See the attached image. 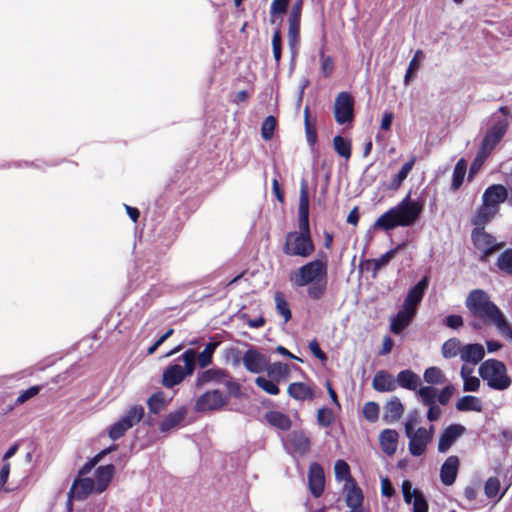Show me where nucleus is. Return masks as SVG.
<instances>
[{
	"instance_id": "46",
	"label": "nucleus",
	"mask_w": 512,
	"mask_h": 512,
	"mask_svg": "<svg viewBox=\"0 0 512 512\" xmlns=\"http://www.w3.org/2000/svg\"><path fill=\"white\" fill-rule=\"evenodd\" d=\"M363 492L360 487L353 485L346 495V504L351 509L361 508L363 504Z\"/></svg>"
},
{
	"instance_id": "4",
	"label": "nucleus",
	"mask_w": 512,
	"mask_h": 512,
	"mask_svg": "<svg viewBox=\"0 0 512 512\" xmlns=\"http://www.w3.org/2000/svg\"><path fill=\"white\" fill-rule=\"evenodd\" d=\"M179 360L184 362V367L179 364H169L162 373L161 384L168 389L182 383L187 376H191L196 368V351L194 349L186 350Z\"/></svg>"
},
{
	"instance_id": "63",
	"label": "nucleus",
	"mask_w": 512,
	"mask_h": 512,
	"mask_svg": "<svg viewBox=\"0 0 512 512\" xmlns=\"http://www.w3.org/2000/svg\"><path fill=\"white\" fill-rule=\"evenodd\" d=\"M454 393V387L452 385L445 386L437 396V400L440 404L446 405L449 403L452 395Z\"/></svg>"
},
{
	"instance_id": "14",
	"label": "nucleus",
	"mask_w": 512,
	"mask_h": 512,
	"mask_svg": "<svg viewBox=\"0 0 512 512\" xmlns=\"http://www.w3.org/2000/svg\"><path fill=\"white\" fill-rule=\"evenodd\" d=\"M242 362L247 371L259 374L266 370L268 358L258 349L249 348L244 352Z\"/></svg>"
},
{
	"instance_id": "61",
	"label": "nucleus",
	"mask_w": 512,
	"mask_h": 512,
	"mask_svg": "<svg viewBox=\"0 0 512 512\" xmlns=\"http://www.w3.org/2000/svg\"><path fill=\"white\" fill-rule=\"evenodd\" d=\"M41 390V387L31 386L25 391L21 392L20 395L15 400V405L19 406L30 400L31 398L35 397Z\"/></svg>"
},
{
	"instance_id": "51",
	"label": "nucleus",
	"mask_w": 512,
	"mask_h": 512,
	"mask_svg": "<svg viewBox=\"0 0 512 512\" xmlns=\"http://www.w3.org/2000/svg\"><path fill=\"white\" fill-rule=\"evenodd\" d=\"M423 377L425 382L432 385L441 384L444 383L445 381V377L442 370L435 366L427 368L424 372Z\"/></svg>"
},
{
	"instance_id": "34",
	"label": "nucleus",
	"mask_w": 512,
	"mask_h": 512,
	"mask_svg": "<svg viewBox=\"0 0 512 512\" xmlns=\"http://www.w3.org/2000/svg\"><path fill=\"white\" fill-rule=\"evenodd\" d=\"M144 407L142 405L131 406L125 414L120 418L123 424L129 429L137 425L144 417Z\"/></svg>"
},
{
	"instance_id": "64",
	"label": "nucleus",
	"mask_w": 512,
	"mask_h": 512,
	"mask_svg": "<svg viewBox=\"0 0 512 512\" xmlns=\"http://www.w3.org/2000/svg\"><path fill=\"white\" fill-rule=\"evenodd\" d=\"M311 353L319 360L321 361H326L327 360V355L325 354V352L321 349L319 343L317 342L316 339L312 340L309 342V345H308Z\"/></svg>"
},
{
	"instance_id": "16",
	"label": "nucleus",
	"mask_w": 512,
	"mask_h": 512,
	"mask_svg": "<svg viewBox=\"0 0 512 512\" xmlns=\"http://www.w3.org/2000/svg\"><path fill=\"white\" fill-rule=\"evenodd\" d=\"M465 432L466 428L461 424L449 425L439 436L438 452L446 453Z\"/></svg>"
},
{
	"instance_id": "50",
	"label": "nucleus",
	"mask_w": 512,
	"mask_h": 512,
	"mask_svg": "<svg viewBox=\"0 0 512 512\" xmlns=\"http://www.w3.org/2000/svg\"><path fill=\"white\" fill-rule=\"evenodd\" d=\"M290 0H273L270 5V23H275V18L286 13Z\"/></svg>"
},
{
	"instance_id": "6",
	"label": "nucleus",
	"mask_w": 512,
	"mask_h": 512,
	"mask_svg": "<svg viewBox=\"0 0 512 512\" xmlns=\"http://www.w3.org/2000/svg\"><path fill=\"white\" fill-rule=\"evenodd\" d=\"M315 251V245L312 236H308L296 231H290L285 235V241L282 246V252L288 257L308 258Z\"/></svg>"
},
{
	"instance_id": "24",
	"label": "nucleus",
	"mask_w": 512,
	"mask_h": 512,
	"mask_svg": "<svg viewBox=\"0 0 512 512\" xmlns=\"http://www.w3.org/2000/svg\"><path fill=\"white\" fill-rule=\"evenodd\" d=\"M115 466L113 464H108L104 466H99L95 473V486L96 492L102 493L109 486L110 482L113 479L115 474Z\"/></svg>"
},
{
	"instance_id": "47",
	"label": "nucleus",
	"mask_w": 512,
	"mask_h": 512,
	"mask_svg": "<svg viewBox=\"0 0 512 512\" xmlns=\"http://www.w3.org/2000/svg\"><path fill=\"white\" fill-rule=\"evenodd\" d=\"M278 383L279 382H276L274 379H267L263 376H259L255 379L256 386L269 395H278L280 393Z\"/></svg>"
},
{
	"instance_id": "15",
	"label": "nucleus",
	"mask_w": 512,
	"mask_h": 512,
	"mask_svg": "<svg viewBox=\"0 0 512 512\" xmlns=\"http://www.w3.org/2000/svg\"><path fill=\"white\" fill-rule=\"evenodd\" d=\"M308 485L313 497L319 498L322 495L325 488V474L323 467L317 462L309 466Z\"/></svg>"
},
{
	"instance_id": "60",
	"label": "nucleus",
	"mask_w": 512,
	"mask_h": 512,
	"mask_svg": "<svg viewBox=\"0 0 512 512\" xmlns=\"http://www.w3.org/2000/svg\"><path fill=\"white\" fill-rule=\"evenodd\" d=\"M489 156L482 154L480 151H477L476 157L474 158L473 162L470 165L468 179L471 180L474 175H476L479 170L484 165L485 161L487 160Z\"/></svg>"
},
{
	"instance_id": "55",
	"label": "nucleus",
	"mask_w": 512,
	"mask_h": 512,
	"mask_svg": "<svg viewBox=\"0 0 512 512\" xmlns=\"http://www.w3.org/2000/svg\"><path fill=\"white\" fill-rule=\"evenodd\" d=\"M335 478L337 480L351 479V472L348 463L344 460H337L334 466Z\"/></svg>"
},
{
	"instance_id": "42",
	"label": "nucleus",
	"mask_w": 512,
	"mask_h": 512,
	"mask_svg": "<svg viewBox=\"0 0 512 512\" xmlns=\"http://www.w3.org/2000/svg\"><path fill=\"white\" fill-rule=\"evenodd\" d=\"M462 347L461 341L458 338H450L442 345V356L446 359L454 358L457 355L461 356Z\"/></svg>"
},
{
	"instance_id": "44",
	"label": "nucleus",
	"mask_w": 512,
	"mask_h": 512,
	"mask_svg": "<svg viewBox=\"0 0 512 512\" xmlns=\"http://www.w3.org/2000/svg\"><path fill=\"white\" fill-rule=\"evenodd\" d=\"M320 71L324 78H330L335 69V61L331 55H326L324 47L319 51Z\"/></svg>"
},
{
	"instance_id": "59",
	"label": "nucleus",
	"mask_w": 512,
	"mask_h": 512,
	"mask_svg": "<svg viewBox=\"0 0 512 512\" xmlns=\"http://www.w3.org/2000/svg\"><path fill=\"white\" fill-rule=\"evenodd\" d=\"M500 490V481L497 477H489L484 485L485 495L488 498H494Z\"/></svg>"
},
{
	"instance_id": "9",
	"label": "nucleus",
	"mask_w": 512,
	"mask_h": 512,
	"mask_svg": "<svg viewBox=\"0 0 512 512\" xmlns=\"http://www.w3.org/2000/svg\"><path fill=\"white\" fill-rule=\"evenodd\" d=\"M228 403V397L218 389L209 390L200 395L195 402L196 412H210L220 410Z\"/></svg>"
},
{
	"instance_id": "28",
	"label": "nucleus",
	"mask_w": 512,
	"mask_h": 512,
	"mask_svg": "<svg viewBox=\"0 0 512 512\" xmlns=\"http://www.w3.org/2000/svg\"><path fill=\"white\" fill-rule=\"evenodd\" d=\"M498 211L484 205L478 207L474 215L471 217L470 222L473 225V228H483L485 229L486 225L489 224L494 217L497 215Z\"/></svg>"
},
{
	"instance_id": "25",
	"label": "nucleus",
	"mask_w": 512,
	"mask_h": 512,
	"mask_svg": "<svg viewBox=\"0 0 512 512\" xmlns=\"http://www.w3.org/2000/svg\"><path fill=\"white\" fill-rule=\"evenodd\" d=\"M288 395L297 401H311L315 398L314 390L304 382H293L288 385Z\"/></svg>"
},
{
	"instance_id": "57",
	"label": "nucleus",
	"mask_w": 512,
	"mask_h": 512,
	"mask_svg": "<svg viewBox=\"0 0 512 512\" xmlns=\"http://www.w3.org/2000/svg\"><path fill=\"white\" fill-rule=\"evenodd\" d=\"M292 444L295 450L301 454H305L310 450V440L303 434H298L293 437Z\"/></svg>"
},
{
	"instance_id": "45",
	"label": "nucleus",
	"mask_w": 512,
	"mask_h": 512,
	"mask_svg": "<svg viewBox=\"0 0 512 512\" xmlns=\"http://www.w3.org/2000/svg\"><path fill=\"white\" fill-rule=\"evenodd\" d=\"M496 266L502 273L512 276V248H507L500 253Z\"/></svg>"
},
{
	"instance_id": "35",
	"label": "nucleus",
	"mask_w": 512,
	"mask_h": 512,
	"mask_svg": "<svg viewBox=\"0 0 512 512\" xmlns=\"http://www.w3.org/2000/svg\"><path fill=\"white\" fill-rule=\"evenodd\" d=\"M395 381L402 388L408 390H416L420 379L415 372L407 369L399 372V374L397 375V379Z\"/></svg>"
},
{
	"instance_id": "20",
	"label": "nucleus",
	"mask_w": 512,
	"mask_h": 512,
	"mask_svg": "<svg viewBox=\"0 0 512 512\" xmlns=\"http://www.w3.org/2000/svg\"><path fill=\"white\" fill-rule=\"evenodd\" d=\"M460 467V460L458 456H449L441 466L440 480L445 486H451L458 475Z\"/></svg>"
},
{
	"instance_id": "32",
	"label": "nucleus",
	"mask_w": 512,
	"mask_h": 512,
	"mask_svg": "<svg viewBox=\"0 0 512 512\" xmlns=\"http://www.w3.org/2000/svg\"><path fill=\"white\" fill-rule=\"evenodd\" d=\"M414 316V313L401 308L391 321V332L394 334H400L411 323Z\"/></svg>"
},
{
	"instance_id": "39",
	"label": "nucleus",
	"mask_w": 512,
	"mask_h": 512,
	"mask_svg": "<svg viewBox=\"0 0 512 512\" xmlns=\"http://www.w3.org/2000/svg\"><path fill=\"white\" fill-rule=\"evenodd\" d=\"M466 171L467 162L464 158H460L454 167L452 175L451 189L453 191L458 190L462 186Z\"/></svg>"
},
{
	"instance_id": "21",
	"label": "nucleus",
	"mask_w": 512,
	"mask_h": 512,
	"mask_svg": "<svg viewBox=\"0 0 512 512\" xmlns=\"http://www.w3.org/2000/svg\"><path fill=\"white\" fill-rule=\"evenodd\" d=\"M94 489L96 490V486L92 478H79L73 482L68 495L69 498L75 497L77 500H84Z\"/></svg>"
},
{
	"instance_id": "23",
	"label": "nucleus",
	"mask_w": 512,
	"mask_h": 512,
	"mask_svg": "<svg viewBox=\"0 0 512 512\" xmlns=\"http://www.w3.org/2000/svg\"><path fill=\"white\" fill-rule=\"evenodd\" d=\"M405 411L401 400L393 396L385 405L383 413V421L386 423H394L398 421Z\"/></svg>"
},
{
	"instance_id": "53",
	"label": "nucleus",
	"mask_w": 512,
	"mask_h": 512,
	"mask_svg": "<svg viewBox=\"0 0 512 512\" xmlns=\"http://www.w3.org/2000/svg\"><path fill=\"white\" fill-rule=\"evenodd\" d=\"M276 125L277 120L274 116L265 118L261 126V135L264 140L269 141L273 138Z\"/></svg>"
},
{
	"instance_id": "41",
	"label": "nucleus",
	"mask_w": 512,
	"mask_h": 512,
	"mask_svg": "<svg viewBox=\"0 0 512 512\" xmlns=\"http://www.w3.org/2000/svg\"><path fill=\"white\" fill-rule=\"evenodd\" d=\"M456 409L458 411H476L482 410V404L479 398L472 395L463 396L456 403Z\"/></svg>"
},
{
	"instance_id": "37",
	"label": "nucleus",
	"mask_w": 512,
	"mask_h": 512,
	"mask_svg": "<svg viewBox=\"0 0 512 512\" xmlns=\"http://www.w3.org/2000/svg\"><path fill=\"white\" fill-rule=\"evenodd\" d=\"M146 403L150 413L159 414L168 405L169 400L166 399L165 393L159 390L153 393Z\"/></svg>"
},
{
	"instance_id": "58",
	"label": "nucleus",
	"mask_w": 512,
	"mask_h": 512,
	"mask_svg": "<svg viewBox=\"0 0 512 512\" xmlns=\"http://www.w3.org/2000/svg\"><path fill=\"white\" fill-rule=\"evenodd\" d=\"M128 430L129 428L119 419L109 428L108 436L111 440L116 441L123 437Z\"/></svg>"
},
{
	"instance_id": "17",
	"label": "nucleus",
	"mask_w": 512,
	"mask_h": 512,
	"mask_svg": "<svg viewBox=\"0 0 512 512\" xmlns=\"http://www.w3.org/2000/svg\"><path fill=\"white\" fill-rule=\"evenodd\" d=\"M229 377V371L220 367H213L198 372L195 387L201 388L209 383L223 384L225 379Z\"/></svg>"
},
{
	"instance_id": "43",
	"label": "nucleus",
	"mask_w": 512,
	"mask_h": 512,
	"mask_svg": "<svg viewBox=\"0 0 512 512\" xmlns=\"http://www.w3.org/2000/svg\"><path fill=\"white\" fill-rule=\"evenodd\" d=\"M274 300L276 304L277 312L283 317L284 322H288L292 318V313L288 301L285 295L281 291H277L274 294Z\"/></svg>"
},
{
	"instance_id": "33",
	"label": "nucleus",
	"mask_w": 512,
	"mask_h": 512,
	"mask_svg": "<svg viewBox=\"0 0 512 512\" xmlns=\"http://www.w3.org/2000/svg\"><path fill=\"white\" fill-rule=\"evenodd\" d=\"M316 123V118L311 117L310 109L308 106H306L304 109V129L306 140L311 147H314L318 140Z\"/></svg>"
},
{
	"instance_id": "30",
	"label": "nucleus",
	"mask_w": 512,
	"mask_h": 512,
	"mask_svg": "<svg viewBox=\"0 0 512 512\" xmlns=\"http://www.w3.org/2000/svg\"><path fill=\"white\" fill-rule=\"evenodd\" d=\"M265 420L273 427L282 430L288 431L292 426V421L290 417L280 411H268L265 414Z\"/></svg>"
},
{
	"instance_id": "26",
	"label": "nucleus",
	"mask_w": 512,
	"mask_h": 512,
	"mask_svg": "<svg viewBox=\"0 0 512 512\" xmlns=\"http://www.w3.org/2000/svg\"><path fill=\"white\" fill-rule=\"evenodd\" d=\"M398 439L399 434L394 429H384L381 431L379 435V443L382 451L388 456L394 455L397 450Z\"/></svg>"
},
{
	"instance_id": "62",
	"label": "nucleus",
	"mask_w": 512,
	"mask_h": 512,
	"mask_svg": "<svg viewBox=\"0 0 512 512\" xmlns=\"http://www.w3.org/2000/svg\"><path fill=\"white\" fill-rule=\"evenodd\" d=\"M415 500L413 505V512H428V503L421 493L417 490L413 491Z\"/></svg>"
},
{
	"instance_id": "56",
	"label": "nucleus",
	"mask_w": 512,
	"mask_h": 512,
	"mask_svg": "<svg viewBox=\"0 0 512 512\" xmlns=\"http://www.w3.org/2000/svg\"><path fill=\"white\" fill-rule=\"evenodd\" d=\"M363 415L369 422H376L379 418V405L370 401L363 406Z\"/></svg>"
},
{
	"instance_id": "48",
	"label": "nucleus",
	"mask_w": 512,
	"mask_h": 512,
	"mask_svg": "<svg viewBox=\"0 0 512 512\" xmlns=\"http://www.w3.org/2000/svg\"><path fill=\"white\" fill-rule=\"evenodd\" d=\"M472 369L463 365L461 368V376L464 380L463 390L464 391H477L480 387V380L477 377L469 376Z\"/></svg>"
},
{
	"instance_id": "1",
	"label": "nucleus",
	"mask_w": 512,
	"mask_h": 512,
	"mask_svg": "<svg viewBox=\"0 0 512 512\" xmlns=\"http://www.w3.org/2000/svg\"><path fill=\"white\" fill-rule=\"evenodd\" d=\"M465 307L471 318L469 326L473 330L480 331L485 326H494L503 337L512 341V325L486 291L471 290L465 299Z\"/></svg>"
},
{
	"instance_id": "27",
	"label": "nucleus",
	"mask_w": 512,
	"mask_h": 512,
	"mask_svg": "<svg viewBox=\"0 0 512 512\" xmlns=\"http://www.w3.org/2000/svg\"><path fill=\"white\" fill-rule=\"evenodd\" d=\"M372 387L378 392H391L397 388V383L391 374L385 370H380L374 375Z\"/></svg>"
},
{
	"instance_id": "8",
	"label": "nucleus",
	"mask_w": 512,
	"mask_h": 512,
	"mask_svg": "<svg viewBox=\"0 0 512 512\" xmlns=\"http://www.w3.org/2000/svg\"><path fill=\"white\" fill-rule=\"evenodd\" d=\"M304 0H295L288 15V45L293 55H296L300 46V26Z\"/></svg>"
},
{
	"instance_id": "5",
	"label": "nucleus",
	"mask_w": 512,
	"mask_h": 512,
	"mask_svg": "<svg viewBox=\"0 0 512 512\" xmlns=\"http://www.w3.org/2000/svg\"><path fill=\"white\" fill-rule=\"evenodd\" d=\"M479 375L490 388L495 390H505L511 385L507 368L500 360L488 359L484 361L479 367Z\"/></svg>"
},
{
	"instance_id": "49",
	"label": "nucleus",
	"mask_w": 512,
	"mask_h": 512,
	"mask_svg": "<svg viewBox=\"0 0 512 512\" xmlns=\"http://www.w3.org/2000/svg\"><path fill=\"white\" fill-rule=\"evenodd\" d=\"M272 52L276 65L280 64L282 58V33L280 28H276L272 35Z\"/></svg>"
},
{
	"instance_id": "11",
	"label": "nucleus",
	"mask_w": 512,
	"mask_h": 512,
	"mask_svg": "<svg viewBox=\"0 0 512 512\" xmlns=\"http://www.w3.org/2000/svg\"><path fill=\"white\" fill-rule=\"evenodd\" d=\"M309 190L306 180L300 183L299 205H298V231L308 236L311 235L310 222H309Z\"/></svg>"
},
{
	"instance_id": "12",
	"label": "nucleus",
	"mask_w": 512,
	"mask_h": 512,
	"mask_svg": "<svg viewBox=\"0 0 512 512\" xmlns=\"http://www.w3.org/2000/svg\"><path fill=\"white\" fill-rule=\"evenodd\" d=\"M508 129V122L502 119L495 123L485 134L478 151L482 154L490 156L492 151L502 140Z\"/></svg>"
},
{
	"instance_id": "22",
	"label": "nucleus",
	"mask_w": 512,
	"mask_h": 512,
	"mask_svg": "<svg viewBox=\"0 0 512 512\" xmlns=\"http://www.w3.org/2000/svg\"><path fill=\"white\" fill-rule=\"evenodd\" d=\"M186 415L187 409L184 406L180 407L174 412L168 413L159 423L160 432L167 433L170 430L180 426L185 420Z\"/></svg>"
},
{
	"instance_id": "29",
	"label": "nucleus",
	"mask_w": 512,
	"mask_h": 512,
	"mask_svg": "<svg viewBox=\"0 0 512 512\" xmlns=\"http://www.w3.org/2000/svg\"><path fill=\"white\" fill-rule=\"evenodd\" d=\"M485 356L484 347L479 343L467 344L462 347L461 360L467 363L477 364Z\"/></svg>"
},
{
	"instance_id": "19",
	"label": "nucleus",
	"mask_w": 512,
	"mask_h": 512,
	"mask_svg": "<svg viewBox=\"0 0 512 512\" xmlns=\"http://www.w3.org/2000/svg\"><path fill=\"white\" fill-rule=\"evenodd\" d=\"M507 189L501 184H494L486 188L482 195V203L499 212V204L506 201Z\"/></svg>"
},
{
	"instance_id": "40",
	"label": "nucleus",
	"mask_w": 512,
	"mask_h": 512,
	"mask_svg": "<svg viewBox=\"0 0 512 512\" xmlns=\"http://www.w3.org/2000/svg\"><path fill=\"white\" fill-rule=\"evenodd\" d=\"M333 148L335 152L340 156L345 158L346 160L351 158L352 155V143L351 140L342 137L341 135H336L333 138Z\"/></svg>"
},
{
	"instance_id": "18",
	"label": "nucleus",
	"mask_w": 512,
	"mask_h": 512,
	"mask_svg": "<svg viewBox=\"0 0 512 512\" xmlns=\"http://www.w3.org/2000/svg\"><path fill=\"white\" fill-rule=\"evenodd\" d=\"M428 287L427 277L422 278L416 285H414L407 293L402 308L416 314L417 306L423 299L425 290Z\"/></svg>"
},
{
	"instance_id": "13",
	"label": "nucleus",
	"mask_w": 512,
	"mask_h": 512,
	"mask_svg": "<svg viewBox=\"0 0 512 512\" xmlns=\"http://www.w3.org/2000/svg\"><path fill=\"white\" fill-rule=\"evenodd\" d=\"M434 434V426L430 429L424 427L418 428L416 431L410 432L408 449L412 456L419 457L426 452L427 445L432 441Z\"/></svg>"
},
{
	"instance_id": "36",
	"label": "nucleus",
	"mask_w": 512,
	"mask_h": 512,
	"mask_svg": "<svg viewBox=\"0 0 512 512\" xmlns=\"http://www.w3.org/2000/svg\"><path fill=\"white\" fill-rule=\"evenodd\" d=\"M265 371L267 372L268 376L274 379L276 382L286 380L290 375L288 364L282 362H274L272 364L268 362Z\"/></svg>"
},
{
	"instance_id": "2",
	"label": "nucleus",
	"mask_w": 512,
	"mask_h": 512,
	"mask_svg": "<svg viewBox=\"0 0 512 512\" xmlns=\"http://www.w3.org/2000/svg\"><path fill=\"white\" fill-rule=\"evenodd\" d=\"M321 259H314L290 274V282L296 287H307V296L314 301L324 297L328 285V261L324 252Z\"/></svg>"
},
{
	"instance_id": "52",
	"label": "nucleus",
	"mask_w": 512,
	"mask_h": 512,
	"mask_svg": "<svg viewBox=\"0 0 512 512\" xmlns=\"http://www.w3.org/2000/svg\"><path fill=\"white\" fill-rule=\"evenodd\" d=\"M335 421L334 413L327 407H322L317 411V423L321 427H329Z\"/></svg>"
},
{
	"instance_id": "31",
	"label": "nucleus",
	"mask_w": 512,
	"mask_h": 512,
	"mask_svg": "<svg viewBox=\"0 0 512 512\" xmlns=\"http://www.w3.org/2000/svg\"><path fill=\"white\" fill-rule=\"evenodd\" d=\"M401 245L396 246L395 248L390 249L385 254L381 255L377 259H369L366 261L367 269H371L373 275L375 276L379 270L389 264V262L396 256Z\"/></svg>"
},
{
	"instance_id": "10",
	"label": "nucleus",
	"mask_w": 512,
	"mask_h": 512,
	"mask_svg": "<svg viewBox=\"0 0 512 512\" xmlns=\"http://www.w3.org/2000/svg\"><path fill=\"white\" fill-rule=\"evenodd\" d=\"M334 117L335 121L343 125L349 123L354 119V98L348 92H340L334 103Z\"/></svg>"
},
{
	"instance_id": "54",
	"label": "nucleus",
	"mask_w": 512,
	"mask_h": 512,
	"mask_svg": "<svg viewBox=\"0 0 512 512\" xmlns=\"http://www.w3.org/2000/svg\"><path fill=\"white\" fill-rule=\"evenodd\" d=\"M418 395L424 405L436 403V389L432 386H423L418 390Z\"/></svg>"
},
{
	"instance_id": "3",
	"label": "nucleus",
	"mask_w": 512,
	"mask_h": 512,
	"mask_svg": "<svg viewBox=\"0 0 512 512\" xmlns=\"http://www.w3.org/2000/svg\"><path fill=\"white\" fill-rule=\"evenodd\" d=\"M423 211L421 201L411 200L408 193L395 207L380 215L374 222L375 229L390 231L397 227L413 226Z\"/></svg>"
},
{
	"instance_id": "38",
	"label": "nucleus",
	"mask_w": 512,
	"mask_h": 512,
	"mask_svg": "<svg viewBox=\"0 0 512 512\" xmlns=\"http://www.w3.org/2000/svg\"><path fill=\"white\" fill-rule=\"evenodd\" d=\"M219 345V341L209 342L206 344L203 351L196 357V361L200 368L205 369L213 363V355Z\"/></svg>"
},
{
	"instance_id": "7",
	"label": "nucleus",
	"mask_w": 512,
	"mask_h": 512,
	"mask_svg": "<svg viewBox=\"0 0 512 512\" xmlns=\"http://www.w3.org/2000/svg\"><path fill=\"white\" fill-rule=\"evenodd\" d=\"M471 242L475 249L480 252L479 260L481 262H487L492 254L505 246L504 242H497L496 237L482 227L472 229Z\"/></svg>"
}]
</instances>
